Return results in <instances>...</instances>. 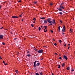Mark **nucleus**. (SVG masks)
<instances>
[{
    "label": "nucleus",
    "mask_w": 75,
    "mask_h": 75,
    "mask_svg": "<svg viewBox=\"0 0 75 75\" xmlns=\"http://www.w3.org/2000/svg\"><path fill=\"white\" fill-rule=\"evenodd\" d=\"M51 18H48L47 20V21H48L49 23H52V21H51Z\"/></svg>",
    "instance_id": "nucleus-1"
},
{
    "label": "nucleus",
    "mask_w": 75,
    "mask_h": 75,
    "mask_svg": "<svg viewBox=\"0 0 75 75\" xmlns=\"http://www.w3.org/2000/svg\"><path fill=\"white\" fill-rule=\"evenodd\" d=\"M38 53H42V52H43V50L42 49L39 50H38Z\"/></svg>",
    "instance_id": "nucleus-2"
},
{
    "label": "nucleus",
    "mask_w": 75,
    "mask_h": 75,
    "mask_svg": "<svg viewBox=\"0 0 75 75\" xmlns=\"http://www.w3.org/2000/svg\"><path fill=\"white\" fill-rule=\"evenodd\" d=\"M65 26H64L63 27L62 29V31L63 33L65 32Z\"/></svg>",
    "instance_id": "nucleus-3"
},
{
    "label": "nucleus",
    "mask_w": 75,
    "mask_h": 75,
    "mask_svg": "<svg viewBox=\"0 0 75 75\" xmlns=\"http://www.w3.org/2000/svg\"><path fill=\"white\" fill-rule=\"evenodd\" d=\"M37 61H35L34 62V67L35 68V67H37V64H36V62H37Z\"/></svg>",
    "instance_id": "nucleus-4"
},
{
    "label": "nucleus",
    "mask_w": 75,
    "mask_h": 75,
    "mask_svg": "<svg viewBox=\"0 0 75 75\" xmlns=\"http://www.w3.org/2000/svg\"><path fill=\"white\" fill-rule=\"evenodd\" d=\"M51 23H52L53 24H55L56 23H55V19L52 20V21Z\"/></svg>",
    "instance_id": "nucleus-5"
},
{
    "label": "nucleus",
    "mask_w": 75,
    "mask_h": 75,
    "mask_svg": "<svg viewBox=\"0 0 75 75\" xmlns=\"http://www.w3.org/2000/svg\"><path fill=\"white\" fill-rule=\"evenodd\" d=\"M63 58L64 59H65L66 60H67L68 59V58H67V57L66 56H63Z\"/></svg>",
    "instance_id": "nucleus-6"
},
{
    "label": "nucleus",
    "mask_w": 75,
    "mask_h": 75,
    "mask_svg": "<svg viewBox=\"0 0 75 75\" xmlns=\"http://www.w3.org/2000/svg\"><path fill=\"white\" fill-rule=\"evenodd\" d=\"M3 35H0V39H3Z\"/></svg>",
    "instance_id": "nucleus-7"
},
{
    "label": "nucleus",
    "mask_w": 75,
    "mask_h": 75,
    "mask_svg": "<svg viewBox=\"0 0 75 75\" xmlns=\"http://www.w3.org/2000/svg\"><path fill=\"white\" fill-rule=\"evenodd\" d=\"M40 65V62H38V63H37V67H38V66H39V65Z\"/></svg>",
    "instance_id": "nucleus-8"
},
{
    "label": "nucleus",
    "mask_w": 75,
    "mask_h": 75,
    "mask_svg": "<svg viewBox=\"0 0 75 75\" xmlns=\"http://www.w3.org/2000/svg\"><path fill=\"white\" fill-rule=\"evenodd\" d=\"M44 24H47V21L46 20H45L44 21Z\"/></svg>",
    "instance_id": "nucleus-9"
},
{
    "label": "nucleus",
    "mask_w": 75,
    "mask_h": 75,
    "mask_svg": "<svg viewBox=\"0 0 75 75\" xmlns=\"http://www.w3.org/2000/svg\"><path fill=\"white\" fill-rule=\"evenodd\" d=\"M57 10H58L59 11H62V10L61 9H59V8H57Z\"/></svg>",
    "instance_id": "nucleus-10"
},
{
    "label": "nucleus",
    "mask_w": 75,
    "mask_h": 75,
    "mask_svg": "<svg viewBox=\"0 0 75 75\" xmlns=\"http://www.w3.org/2000/svg\"><path fill=\"white\" fill-rule=\"evenodd\" d=\"M40 19H42L43 20H44L45 19V18L44 17H42V18H40Z\"/></svg>",
    "instance_id": "nucleus-11"
},
{
    "label": "nucleus",
    "mask_w": 75,
    "mask_h": 75,
    "mask_svg": "<svg viewBox=\"0 0 75 75\" xmlns=\"http://www.w3.org/2000/svg\"><path fill=\"white\" fill-rule=\"evenodd\" d=\"M61 8H62V9H64V8H64V6H61Z\"/></svg>",
    "instance_id": "nucleus-12"
},
{
    "label": "nucleus",
    "mask_w": 75,
    "mask_h": 75,
    "mask_svg": "<svg viewBox=\"0 0 75 75\" xmlns=\"http://www.w3.org/2000/svg\"><path fill=\"white\" fill-rule=\"evenodd\" d=\"M58 29H59V31H60V26H59L58 27Z\"/></svg>",
    "instance_id": "nucleus-13"
},
{
    "label": "nucleus",
    "mask_w": 75,
    "mask_h": 75,
    "mask_svg": "<svg viewBox=\"0 0 75 75\" xmlns=\"http://www.w3.org/2000/svg\"><path fill=\"white\" fill-rule=\"evenodd\" d=\"M38 30L39 31H41V28H40V27H39Z\"/></svg>",
    "instance_id": "nucleus-14"
},
{
    "label": "nucleus",
    "mask_w": 75,
    "mask_h": 75,
    "mask_svg": "<svg viewBox=\"0 0 75 75\" xmlns=\"http://www.w3.org/2000/svg\"><path fill=\"white\" fill-rule=\"evenodd\" d=\"M67 70H69V67H68L67 68Z\"/></svg>",
    "instance_id": "nucleus-15"
},
{
    "label": "nucleus",
    "mask_w": 75,
    "mask_h": 75,
    "mask_svg": "<svg viewBox=\"0 0 75 75\" xmlns=\"http://www.w3.org/2000/svg\"><path fill=\"white\" fill-rule=\"evenodd\" d=\"M37 1H36V2H34V4H37Z\"/></svg>",
    "instance_id": "nucleus-16"
},
{
    "label": "nucleus",
    "mask_w": 75,
    "mask_h": 75,
    "mask_svg": "<svg viewBox=\"0 0 75 75\" xmlns=\"http://www.w3.org/2000/svg\"><path fill=\"white\" fill-rule=\"evenodd\" d=\"M65 66V64L64 63H63L62 64V67H64Z\"/></svg>",
    "instance_id": "nucleus-17"
},
{
    "label": "nucleus",
    "mask_w": 75,
    "mask_h": 75,
    "mask_svg": "<svg viewBox=\"0 0 75 75\" xmlns=\"http://www.w3.org/2000/svg\"><path fill=\"white\" fill-rule=\"evenodd\" d=\"M27 57H30L31 56V55L30 54H28V55H27Z\"/></svg>",
    "instance_id": "nucleus-18"
},
{
    "label": "nucleus",
    "mask_w": 75,
    "mask_h": 75,
    "mask_svg": "<svg viewBox=\"0 0 75 75\" xmlns=\"http://www.w3.org/2000/svg\"><path fill=\"white\" fill-rule=\"evenodd\" d=\"M50 6H52L53 5V3H51L50 4Z\"/></svg>",
    "instance_id": "nucleus-19"
},
{
    "label": "nucleus",
    "mask_w": 75,
    "mask_h": 75,
    "mask_svg": "<svg viewBox=\"0 0 75 75\" xmlns=\"http://www.w3.org/2000/svg\"><path fill=\"white\" fill-rule=\"evenodd\" d=\"M15 72L17 74H18V70H16V71H15Z\"/></svg>",
    "instance_id": "nucleus-20"
},
{
    "label": "nucleus",
    "mask_w": 75,
    "mask_h": 75,
    "mask_svg": "<svg viewBox=\"0 0 75 75\" xmlns=\"http://www.w3.org/2000/svg\"><path fill=\"white\" fill-rule=\"evenodd\" d=\"M59 42H60V43H61V42H62V41L61 40H60L59 41Z\"/></svg>",
    "instance_id": "nucleus-21"
},
{
    "label": "nucleus",
    "mask_w": 75,
    "mask_h": 75,
    "mask_svg": "<svg viewBox=\"0 0 75 75\" xmlns=\"http://www.w3.org/2000/svg\"><path fill=\"white\" fill-rule=\"evenodd\" d=\"M44 27L45 28V29H47V26H44Z\"/></svg>",
    "instance_id": "nucleus-22"
},
{
    "label": "nucleus",
    "mask_w": 75,
    "mask_h": 75,
    "mask_svg": "<svg viewBox=\"0 0 75 75\" xmlns=\"http://www.w3.org/2000/svg\"><path fill=\"white\" fill-rule=\"evenodd\" d=\"M52 25V23H50L49 25Z\"/></svg>",
    "instance_id": "nucleus-23"
},
{
    "label": "nucleus",
    "mask_w": 75,
    "mask_h": 75,
    "mask_svg": "<svg viewBox=\"0 0 75 75\" xmlns=\"http://www.w3.org/2000/svg\"><path fill=\"white\" fill-rule=\"evenodd\" d=\"M70 31L71 32V33H72V32L73 31H72V29H70Z\"/></svg>",
    "instance_id": "nucleus-24"
},
{
    "label": "nucleus",
    "mask_w": 75,
    "mask_h": 75,
    "mask_svg": "<svg viewBox=\"0 0 75 75\" xmlns=\"http://www.w3.org/2000/svg\"><path fill=\"white\" fill-rule=\"evenodd\" d=\"M40 74H39L38 73H36L35 74V75H39Z\"/></svg>",
    "instance_id": "nucleus-25"
},
{
    "label": "nucleus",
    "mask_w": 75,
    "mask_h": 75,
    "mask_svg": "<svg viewBox=\"0 0 75 75\" xmlns=\"http://www.w3.org/2000/svg\"><path fill=\"white\" fill-rule=\"evenodd\" d=\"M61 15H62V13L61 12H60L59 13Z\"/></svg>",
    "instance_id": "nucleus-26"
},
{
    "label": "nucleus",
    "mask_w": 75,
    "mask_h": 75,
    "mask_svg": "<svg viewBox=\"0 0 75 75\" xmlns=\"http://www.w3.org/2000/svg\"><path fill=\"white\" fill-rule=\"evenodd\" d=\"M14 18H18V17L16 16H14Z\"/></svg>",
    "instance_id": "nucleus-27"
},
{
    "label": "nucleus",
    "mask_w": 75,
    "mask_h": 75,
    "mask_svg": "<svg viewBox=\"0 0 75 75\" xmlns=\"http://www.w3.org/2000/svg\"><path fill=\"white\" fill-rule=\"evenodd\" d=\"M34 50H35V51H38V50H37V49H35Z\"/></svg>",
    "instance_id": "nucleus-28"
},
{
    "label": "nucleus",
    "mask_w": 75,
    "mask_h": 75,
    "mask_svg": "<svg viewBox=\"0 0 75 75\" xmlns=\"http://www.w3.org/2000/svg\"><path fill=\"white\" fill-rule=\"evenodd\" d=\"M58 68H61V66H60V65H59L58 67Z\"/></svg>",
    "instance_id": "nucleus-29"
},
{
    "label": "nucleus",
    "mask_w": 75,
    "mask_h": 75,
    "mask_svg": "<svg viewBox=\"0 0 75 75\" xmlns=\"http://www.w3.org/2000/svg\"><path fill=\"white\" fill-rule=\"evenodd\" d=\"M60 22L61 24L62 23V21L61 20H60Z\"/></svg>",
    "instance_id": "nucleus-30"
},
{
    "label": "nucleus",
    "mask_w": 75,
    "mask_h": 75,
    "mask_svg": "<svg viewBox=\"0 0 75 75\" xmlns=\"http://www.w3.org/2000/svg\"><path fill=\"white\" fill-rule=\"evenodd\" d=\"M33 20H34V21H35V20H36V19L35 18H34L33 19Z\"/></svg>",
    "instance_id": "nucleus-31"
},
{
    "label": "nucleus",
    "mask_w": 75,
    "mask_h": 75,
    "mask_svg": "<svg viewBox=\"0 0 75 75\" xmlns=\"http://www.w3.org/2000/svg\"><path fill=\"white\" fill-rule=\"evenodd\" d=\"M40 75H42V72H40Z\"/></svg>",
    "instance_id": "nucleus-32"
},
{
    "label": "nucleus",
    "mask_w": 75,
    "mask_h": 75,
    "mask_svg": "<svg viewBox=\"0 0 75 75\" xmlns=\"http://www.w3.org/2000/svg\"><path fill=\"white\" fill-rule=\"evenodd\" d=\"M59 59H62V57H60L59 58Z\"/></svg>",
    "instance_id": "nucleus-33"
},
{
    "label": "nucleus",
    "mask_w": 75,
    "mask_h": 75,
    "mask_svg": "<svg viewBox=\"0 0 75 75\" xmlns=\"http://www.w3.org/2000/svg\"><path fill=\"white\" fill-rule=\"evenodd\" d=\"M31 26H32V27H34V25L33 24H31Z\"/></svg>",
    "instance_id": "nucleus-34"
},
{
    "label": "nucleus",
    "mask_w": 75,
    "mask_h": 75,
    "mask_svg": "<svg viewBox=\"0 0 75 75\" xmlns=\"http://www.w3.org/2000/svg\"><path fill=\"white\" fill-rule=\"evenodd\" d=\"M50 32H51V33H53V31H52V30H50Z\"/></svg>",
    "instance_id": "nucleus-35"
},
{
    "label": "nucleus",
    "mask_w": 75,
    "mask_h": 75,
    "mask_svg": "<svg viewBox=\"0 0 75 75\" xmlns=\"http://www.w3.org/2000/svg\"><path fill=\"white\" fill-rule=\"evenodd\" d=\"M54 45H55V46H56V45H57V44L56 43H55L54 44Z\"/></svg>",
    "instance_id": "nucleus-36"
},
{
    "label": "nucleus",
    "mask_w": 75,
    "mask_h": 75,
    "mask_svg": "<svg viewBox=\"0 0 75 75\" xmlns=\"http://www.w3.org/2000/svg\"><path fill=\"white\" fill-rule=\"evenodd\" d=\"M54 54L57 55H58V54L57 53H55Z\"/></svg>",
    "instance_id": "nucleus-37"
},
{
    "label": "nucleus",
    "mask_w": 75,
    "mask_h": 75,
    "mask_svg": "<svg viewBox=\"0 0 75 75\" xmlns=\"http://www.w3.org/2000/svg\"><path fill=\"white\" fill-rule=\"evenodd\" d=\"M2 44L3 45H5V43H4V42H3L2 43Z\"/></svg>",
    "instance_id": "nucleus-38"
},
{
    "label": "nucleus",
    "mask_w": 75,
    "mask_h": 75,
    "mask_svg": "<svg viewBox=\"0 0 75 75\" xmlns=\"http://www.w3.org/2000/svg\"><path fill=\"white\" fill-rule=\"evenodd\" d=\"M1 56L0 57V59H2V58Z\"/></svg>",
    "instance_id": "nucleus-39"
},
{
    "label": "nucleus",
    "mask_w": 75,
    "mask_h": 75,
    "mask_svg": "<svg viewBox=\"0 0 75 75\" xmlns=\"http://www.w3.org/2000/svg\"><path fill=\"white\" fill-rule=\"evenodd\" d=\"M14 40H17V38H14Z\"/></svg>",
    "instance_id": "nucleus-40"
},
{
    "label": "nucleus",
    "mask_w": 75,
    "mask_h": 75,
    "mask_svg": "<svg viewBox=\"0 0 75 75\" xmlns=\"http://www.w3.org/2000/svg\"><path fill=\"white\" fill-rule=\"evenodd\" d=\"M69 48H70V47H69H69L68 48V50H69Z\"/></svg>",
    "instance_id": "nucleus-41"
},
{
    "label": "nucleus",
    "mask_w": 75,
    "mask_h": 75,
    "mask_svg": "<svg viewBox=\"0 0 75 75\" xmlns=\"http://www.w3.org/2000/svg\"><path fill=\"white\" fill-rule=\"evenodd\" d=\"M67 46V44H65V45H64V47H66Z\"/></svg>",
    "instance_id": "nucleus-42"
},
{
    "label": "nucleus",
    "mask_w": 75,
    "mask_h": 75,
    "mask_svg": "<svg viewBox=\"0 0 75 75\" xmlns=\"http://www.w3.org/2000/svg\"><path fill=\"white\" fill-rule=\"evenodd\" d=\"M62 4H60V6H62Z\"/></svg>",
    "instance_id": "nucleus-43"
},
{
    "label": "nucleus",
    "mask_w": 75,
    "mask_h": 75,
    "mask_svg": "<svg viewBox=\"0 0 75 75\" xmlns=\"http://www.w3.org/2000/svg\"><path fill=\"white\" fill-rule=\"evenodd\" d=\"M21 1V0H19L18 1V2H20Z\"/></svg>",
    "instance_id": "nucleus-44"
},
{
    "label": "nucleus",
    "mask_w": 75,
    "mask_h": 75,
    "mask_svg": "<svg viewBox=\"0 0 75 75\" xmlns=\"http://www.w3.org/2000/svg\"><path fill=\"white\" fill-rule=\"evenodd\" d=\"M61 6H60V7H59V8H59V9H61Z\"/></svg>",
    "instance_id": "nucleus-45"
},
{
    "label": "nucleus",
    "mask_w": 75,
    "mask_h": 75,
    "mask_svg": "<svg viewBox=\"0 0 75 75\" xmlns=\"http://www.w3.org/2000/svg\"><path fill=\"white\" fill-rule=\"evenodd\" d=\"M12 18H14V16H12Z\"/></svg>",
    "instance_id": "nucleus-46"
},
{
    "label": "nucleus",
    "mask_w": 75,
    "mask_h": 75,
    "mask_svg": "<svg viewBox=\"0 0 75 75\" xmlns=\"http://www.w3.org/2000/svg\"><path fill=\"white\" fill-rule=\"evenodd\" d=\"M22 16V15H20L19 16L20 17H21Z\"/></svg>",
    "instance_id": "nucleus-47"
},
{
    "label": "nucleus",
    "mask_w": 75,
    "mask_h": 75,
    "mask_svg": "<svg viewBox=\"0 0 75 75\" xmlns=\"http://www.w3.org/2000/svg\"><path fill=\"white\" fill-rule=\"evenodd\" d=\"M27 54H28V53H29V51H27Z\"/></svg>",
    "instance_id": "nucleus-48"
},
{
    "label": "nucleus",
    "mask_w": 75,
    "mask_h": 75,
    "mask_svg": "<svg viewBox=\"0 0 75 75\" xmlns=\"http://www.w3.org/2000/svg\"><path fill=\"white\" fill-rule=\"evenodd\" d=\"M42 29H43V28H44V26H42Z\"/></svg>",
    "instance_id": "nucleus-49"
},
{
    "label": "nucleus",
    "mask_w": 75,
    "mask_h": 75,
    "mask_svg": "<svg viewBox=\"0 0 75 75\" xmlns=\"http://www.w3.org/2000/svg\"><path fill=\"white\" fill-rule=\"evenodd\" d=\"M3 63H5V62H4V61H3Z\"/></svg>",
    "instance_id": "nucleus-50"
},
{
    "label": "nucleus",
    "mask_w": 75,
    "mask_h": 75,
    "mask_svg": "<svg viewBox=\"0 0 75 75\" xmlns=\"http://www.w3.org/2000/svg\"><path fill=\"white\" fill-rule=\"evenodd\" d=\"M72 71H74V69H72Z\"/></svg>",
    "instance_id": "nucleus-51"
},
{
    "label": "nucleus",
    "mask_w": 75,
    "mask_h": 75,
    "mask_svg": "<svg viewBox=\"0 0 75 75\" xmlns=\"http://www.w3.org/2000/svg\"><path fill=\"white\" fill-rule=\"evenodd\" d=\"M2 28H3V27H2L1 28H0L1 29H2Z\"/></svg>",
    "instance_id": "nucleus-52"
},
{
    "label": "nucleus",
    "mask_w": 75,
    "mask_h": 75,
    "mask_svg": "<svg viewBox=\"0 0 75 75\" xmlns=\"http://www.w3.org/2000/svg\"><path fill=\"white\" fill-rule=\"evenodd\" d=\"M24 21V19H23L22 20V21Z\"/></svg>",
    "instance_id": "nucleus-53"
},
{
    "label": "nucleus",
    "mask_w": 75,
    "mask_h": 75,
    "mask_svg": "<svg viewBox=\"0 0 75 75\" xmlns=\"http://www.w3.org/2000/svg\"><path fill=\"white\" fill-rule=\"evenodd\" d=\"M53 41H55V40L54 39H53Z\"/></svg>",
    "instance_id": "nucleus-54"
},
{
    "label": "nucleus",
    "mask_w": 75,
    "mask_h": 75,
    "mask_svg": "<svg viewBox=\"0 0 75 75\" xmlns=\"http://www.w3.org/2000/svg\"><path fill=\"white\" fill-rule=\"evenodd\" d=\"M44 32L45 33H46V32H47V31L45 30Z\"/></svg>",
    "instance_id": "nucleus-55"
},
{
    "label": "nucleus",
    "mask_w": 75,
    "mask_h": 75,
    "mask_svg": "<svg viewBox=\"0 0 75 75\" xmlns=\"http://www.w3.org/2000/svg\"><path fill=\"white\" fill-rule=\"evenodd\" d=\"M35 23V21H33V23Z\"/></svg>",
    "instance_id": "nucleus-56"
},
{
    "label": "nucleus",
    "mask_w": 75,
    "mask_h": 75,
    "mask_svg": "<svg viewBox=\"0 0 75 75\" xmlns=\"http://www.w3.org/2000/svg\"><path fill=\"white\" fill-rule=\"evenodd\" d=\"M65 33H63L62 34V35H63Z\"/></svg>",
    "instance_id": "nucleus-57"
},
{
    "label": "nucleus",
    "mask_w": 75,
    "mask_h": 75,
    "mask_svg": "<svg viewBox=\"0 0 75 75\" xmlns=\"http://www.w3.org/2000/svg\"><path fill=\"white\" fill-rule=\"evenodd\" d=\"M68 45H70V44H68Z\"/></svg>",
    "instance_id": "nucleus-58"
},
{
    "label": "nucleus",
    "mask_w": 75,
    "mask_h": 75,
    "mask_svg": "<svg viewBox=\"0 0 75 75\" xmlns=\"http://www.w3.org/2000/svg\"><path fill=\"white\" fill-rule=\"evenodd\" d=\"M43 30L45 31V30H45V29H44V30Z\"/></svg>",
    "instance_id": "nucleus-59"
},
{
    "label": "nucleus",
    "mask_w": 75,
    "mask_h": 75,
    "mask_svg": "<svg viewBox=\"0 0 75 75\" xmlns=\"http://www.w3.org/2000/svg\"><path fill=\"white\" fill-rule=\"evenodd\" d=\"M59 56H61V54H59Z\"/></svg>",
    "instance_id": "nucleus-60"
},
{
    "label": "nucleus",
    "mask_w": 75,
    "mask_h": 75,
    "mask_svg": "<svg viewBox=\"0 0 75 75\" xmlns=\"http://www.w3.org/2000/svg\"><path fill=\"white\" fill-rule=\"evenodd\" d=\"M44 47H47V46H45Z\"/></svg>",
    "instance_id": "nucleus-61"
},
{
    "label": "nucleus",
    "mask_w": 75,
    "mask_h": 75,
    "mask_svg": "<svg viewBox=\"0 0 75 75\" xmlns=\"http://www.w3.org/2000/svg\"><path fill=\"white\" fill-rule=\"evenodd\" d=\"M1 8V6H0V9Z\"/></svg>",
    "instance_id": "nucleus-62"
},
{
    "label": "nucleus",
    "mask_w": 75,
    "mask_h": 75,
    "mask_svg": "<svg viewBox=\"0 0 75 75\" xmlns=\"http://www.w3.org/2000/svg\"><path fill=\"white\" fill-rule=\"evenodd\" d=\"M47 29H46V31H47Z\"/></svg>",
    "instance_id": "nucleus-63"
},
{
    "label": "nucleus",
    "mask_w": 75,
    "mask_h": 75,
    "mask_svg": "<svg viewBox=\"0 0 75 75\" xmlns=\"http://www.w3.org/2000/svg\"><path fill=\"white\" fill-rule=\"evenodd\" d=\"M5 65H6V64H5Z\"/></svg>",
    "instance_id": "nucleus-64"
}]
</instances>
